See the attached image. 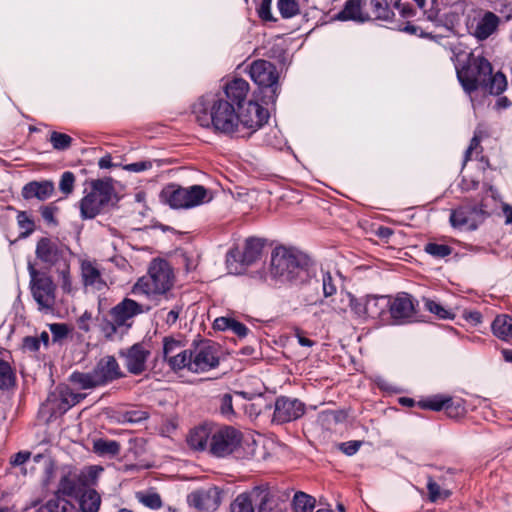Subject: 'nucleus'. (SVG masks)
<instances>
[{"mask_svg":"<svg viewBox=\"0 0 512 512\" xmlns=\"http://www.w3.org/2000/svg\"><path fill=\"white\" fill-rule=\"evenodd\" d=\"M232 402V395L228 393L224 394L220 399V412L228 419H230L235 414Z\"/></svg>","mask_w":512,"mask_h":512,"instance_id":"5fc2aeb1","label":"nucleus"},{"mask_svg":"<svg viewBox=\"0 0 512 512\" xmlns=\"http://www.w3.org/2000/svg\"><path fill=\"white\" fill-rule=\"evenodd\" d=\"M242 439V433L232 426H214L210 455L224 458L241 446Z\"/></svg>","mask_w":512,"mask_h":512,"instance_id":"2eb2a0df","label":"nucleus"},{"mask_svg":"<svg viewBox=\"0 0 512 512\" xmlns=\"http://www.w3.org/2000/svg\"><path fill=\"white\" fill-rule=\"evenodd\" d=\"M187 501L200 512L215 511L221 504V491L215 486L198 489L187 496Z\"/></svg>","mask_w":512,"mask_h":512,"instance_id":"4be33fe9","label":"nucleus"},{"mask_svg":"<svg viewBox=\"0 0 512 512\" xmlns=\"http://www.w3.org/2000/svg\"><path fill=\"white\" fill-rule=\"evenodd\" d=\"M59 482L55 491V497L78 498L85 488L96 479L97 469L95 466L84 470H78L72 466H63L59 469Z\"/></svg>","mask_w":512,"mask_h":512,"instance_id":"6e6552de","label":"nucleus"},{"mask_svg":"<svg viewBox=\"0 0 512 512\" xmlns=\"http://www.w3.org/2000/svg\"><path fill=\"white\" fill-rule=\"evenodd\" d=\"M17 224L21 230L19 238H27L35 231V222L26 211H19Z\"/></svg>","mask_w":512,"mask_h":512,"instance_id":"79ce46f5","label":"nucleus"},{"mask_svg":"<svg viewBox=\"0 0 512 512\" xmlns=\"http://www.w3.org/2000/svg\"><path fill=\"white\" fill-rule=\"evenodd\" d=\"M78 498L82 512H98L101 498L94 489L85 488Z\"/></svg>","mask_w":512,"mask_h":512,"instance_id":"f704fd0d","label":"nucleus"},{"mask_svg":"<svg viewBox=\"0 0 512 512\" xmlns=\"http://www.w3.org/2000/svg\"><path fill=\"white\" fill-rule=\"evenodd\" d=\"M136 499L145 507L158 510L162 507L163 502L159 493L155 491H140L136 493Z\"/></svg>","mask_w":512,"mask_h":512,"instance_id":"ea45409f","label":"nucleus"},{"mask_svg":"<svg viewBox=\"0 0 512 512\" xmlns=\"http://www.w3.org/2000/svg\"><path fill=\"white\" fill-rule=\"evenodd\" d=\"M389 306V296H367L366 297V311L368 317L379 318L381 317Z\"/></svg>","mask_w":512,"mask_h":512,"instance_id":"72a5a7b5","label":"nucleus"},{"mask_svg":"<svg viewBox=\"0 0 512 512\" xmlns=\"http://www.w3.org/2000/svg\"><path fill=\"white\" fill-rule=\"evenodd\" d=\"M388 311L394 324L405 325L414 321L416 304L411 295L402 292L389 297Z\"/></svg>","mask_w":512,"mask_h":512,"instance_id":"a211bd4d","label":"nucleus"},{"mask_svg":"<svg viewBox=\"0 0 512 512\" xmlns=\"http://www.w3.org/2000/svg\"><path fill=\"white\" fill-rule=\"evenodd\" d=\"M23 348L30 352H36L40 348V339L38 337L27 336L23 339Z\"/></svg>","mask_w":512,"mask_h":512,"instance_id":"0e129e2a","label":"nucleus"},{"mask_svg":"<svg viewBox=\"0 0 512 512\" xmlns=\"http://www.w3.org/2000/svg\"><path fill=\"white\" fill-rule=\"evenodd\" d=\"M151 355L149 345L145 342H138L125 350L120 351L124 364L129 373L140 375L146 370V363Z\"/></svg>","mask_w":512,"mask_h":512,"instance_id":"6ab92c4d","label":"nucleus"},{"mask_svg":"<svg viewBox=\"0 0 512 512\" xmlns=\"http://www.w3.org/2000/svg\"><path fill=\"white\" fill-rule=\"evenodd\" d=\"M493 334L501 340L512 338V317L507 314H500L495 317L491 324Z\"/></svg>","mask_w":512,"mask_h":512,"instance_id":"2f4dec72","label":"nucleus"},{"mask_svg":"<svg viewBox=\"0 0 512 512\" xmlns=\"http://www.w3.org/2000/svg\"><path fill=\"white\" fill-rule=\"evenodd\" d=\"M248 72L258 86L261 102L267 106L274 105L280 93L277 67L267 60L258 59L250 64Z\"/></svg>","mask_w":512,"mask_h":512,"instance_id":"0eeeda50","label":"nucleus"},{"mask_svg":"<svg viewBox=\"0 0 512 512\" xmlns=\"http://www.w3.org/2000/svg\"><path fill=\"white\" fill-rule=\"evenodd\" d=\"M427 490L429 493V499L432 502H436L439 498H448L451 495L449 490H442L440 485L435 482L432 477L428 478Z\"/></svg>","mask_w":512,"mask_h":512,"instance_id":"8fccbe9b","label":"nucleus"},{"mask_svg":"<svg viewBox=\"0 0 512 512\" xmlns=\"http://www.w3.org/2000/svg\"><path fill=\"white\" fill-rule=\"evenodd\" d=\"M74 182H75L74 174L70 171L64 172L62 174L60 182H59L60 191L65 195L71 194L73 191V188H74Z\"/></svg>","mask_w":512,"mask_h":512,"instance_id":"603ef678","label":"nucleus"},{"mask_svg":"<svg viewBox=\"0 0 512 512\" xmlns=\"http://www.w3.org/2000/svg\"><path fill=\"white\" fill-rule=\"evenodd\" d=\"M161 197L173 209H190L207 202L208 190L202 185L182 187L168 184L161 192Z\"/></svg>","mask_w":512,"mask_h":512,"instance_id":"1a4fd4ad","label":"nucleus"},{"mask_svg":"<svg viewBox=\"0 0 512 512\" xmlns=\"http://www.w3.org/2000/svg\"><path fill=\"white\" fill-rule=\"evenodd\" d=\"M92 371L99 386H103L123 376L117 360L114 356L110 355L101 358Z\"/></svg>","mask_w":512,"mask_h":512,"instance_id":"b1692460","label":"nucleus"},{"mask_svg":"<svg viewBox=\"0 0 512 512\" xmlns=\"http://www.w3.org/2000/svg\"><path fill=\"white\" fill-rule=\"evenodd\" d=\"M113 186L105 180L97 179L90 183V190L85 189V195L80 200V214L83 219H93L111 201Z\"/></svg>","mask_w":512,"mask_h":512,"instance_id":"9d476101","label":"nucleus"},{"mask_svg":"<svg viewBox=\"0 0 512 512\" xmlns=\"http://www.w3.org/2000/svg\"><path fill=\"white\" fill-rule=\"evenodd\" d=\"M272 0H261V3L257 9V13L260 19L263 21H275V18L271 12Z\"/></svg>","mask_w":512,"mask_h":512,"instance_id":"4d7b16f0","label":"nucleus"},{"mask_svg":"<svg viewBox=\"0 0 512 512\" xmlns=\"http://www.w3.org/2000/svg\"><path fill=\"white\" fill-rule=\"evenodd\" d=\"M150 309L149 305L125 297L98 320L99 330L108 340L122 338L133 327L135 318Z\"/></svg>","mask_w":512,"mask_h":512,"instance_id":"20e7f679","label":"nucleus"},{"mask_svg":"<svg viewBox=\"0 0 512 512\" xmlns=\"http://www.w3.org/2000/svg\"><path fill=\"white\" fill-rule=\"evenodd\" d=\"M424 307L426 310L436 315L440 319H453L455 316L451 310L445 308L439 302L431 299H426L424 301Z\"/></svg>","mask_w":512,"mask_h":512,"instance_id":"37998d69","label":"nucleus"},{"mask_svg":"<svg viewBox=\"0 0 512 512\" xmlns=\"http://www.w3.org/2000/svg\"><path fill=\"white\" fill-rule=\"evenodd\" d=\"M174 285V272L170 264L163 259H154L148 269V275L137 280L132 287L134 294L155 296L166 294Z\"/></svg>","mask_w":512,"mask_h":512,"instance_id":"423d86ee","label":"nucleus"},{"mask_svg":"<svg viewBox=\"0 0 512 512\" xmlns=\"http://www.w3.org/2000/svg\"><path fill=\"white\" fill-rule=\"evenodd\" d=\"M237 109V117H239L237 121V138L250 137L267 123L270 116L267 109L252 100Z\"/></svg>","mask_w":512,"mask_h":512,"instance_id":"ddd939ff","label":"nucleus"},{"mask_svg":"<svg viewBox=\"0 0 512 512\" xmlns=\"http://www.w3.org/2000/svg\"><path fill=\"white\" fill-rule=\"evenodd\" d=\"M214 426L205 424L192 429L187 436V444L194 451H207L210 454Z\"/></svg>","mask_w":512,"mask_h":512,"instance_id":"a878e982","label":"nucleus"},{"mask_svg":"<svg viewBox=\"0 0 512 512\" xmlns=\"http://www.w3.org/2000/svg\"><path fill=\"white\" fill-rule=\"evenodd\" d=\"M220 347L211 340H204L189 349L185 369L192 373H205L220 364Z\"/></svg>","mask_w":512,"mask_h":512,"instance_id":"f8f14e48","label":"nucleus"},{"mask_svg":"<svg viewBox=\"0 0 512 512\" xmlns=\"http://www.w3.org/2000/svg\"><path fill=\"white\" fill-rule=\"evenodd\" d=\"M85 396V394L74 392L67 385H59L48 395L44 406L49 410L51 417H56L63 415L70 408L80 403Z\"/></svg>","mask_w":512,"mask_h":512,"instance_id":"dca6fc26","label":"nucleus"},{"mask_svg":"<svg viewBox=\"0 0 512 512\" xmlns=\"http://www.w3.org/2000/svg\"><path fill=\"white\" fill-rule=\"evenodd\" d=\"M263 248V239L256 237L247 238L242 252L238 248L229 250L226 259L227 264L230 266L232 262H239L244 266H249L261 257Z\"/></svg>","mask_w":512,"mask_h":512,"instance_id":"412c9836","label":"nucleus"},{"mask_svg":"<svg viewBox=\"0 0 512 512\" xmlns=\"http://www.w3.org/2000/svg\"><path fill=\"white\" fill-rule=\"evenodd\" d=\"M93 451L99 456L114 457L120 452V444L116 440L97 439L93 442Z\"/></svg>","mask_w":512,"mask_h":512,"instance_id":"e433bc0d","label":"nucleus"},{"mask_svg":"<svg viewBox=\"0 0 512 512\" xmlns=\"http://www.w3.org/2000/svg\"><path fill=\"white\" fill-rule=\"evenodd\" d=\"M499 25V17L493 12H486L477 23L475 36L480 40H485L491 36Z\"/></svg>","mask_w":512,"mask_h":512,"instance_id":"c756f323","label":"nucleus"},{"mask_svg":"<svg viewBox=\"0 0 512 512\" xmlns=\"http://www.w3.org/2000/svg\"><path fill=\"white\" fill-rule=\"evenodd\" d=\"M396 0H370L371 11L374 17L378 20L391 22L394 17V12L391 5L394 6Z\"/></svg>","mask_w":512,"mask_h":512,"instance_id":"473e14b6","label":"nucleus"},{"mask_svg":"<svg viewBox=\"0 0 512 512\" xmlns=\"http://www.w3.org/2000/svg\"><path fill=\"white\" fill-rule=\"evenodd\" d=\"M456 74L471 101L472 93L479 88L495 96L502 94L507 88L506 76L500 71L493 74L491 63L481 56L470 54L461 66H456Z\"/></svg>","mask_w":512,"mask_h":512,"instance_id":"f03ea898","label":"nucleus"},{"mask_svg":"<svg viewBox=\"0 0 512 512\" xmlns=\"http://www.w3.org/2000/svg\"><path fill=\"white\" fill-rule=\"evenodd\" d=\"M229 330L235 333L240 338L245 337L248 334L249 329L241 322L232 319Z\"/></svg>","mask_w":512,"mask_h":512,"instance_id":"e2e57ef3","label":"nucleus"},{"mask_svg":"<svg viewBox=\"0 0 512 512\" xmlns=\"http://www.w3.org/2000/svg\"><path fill=\"white\" fill-rule=\"evenodd\" d=\"M424 251L434 258H445L452 253V248L446 244H438L434 242L427 243Z\"/></svg>","mask_w":512,"mask_h":512,"instance_id":"de8ad7c7","label":"nucleus"},{"mask_svg":"<svg viewBox=\"0 0 512 512\" xmlns=\"http://www.w3.org/2000/svg\"><path fill=\"white\" fill-rule=\"evenodd\" d=\"M255 500L252 497V490L249 493L238 495L231 503V512H255Z\"/></svg>","mask_w":512,"mask_h":512,"instance_id":"4c0bfd02","label":"nucleus"},{"mask_svg":"<svg viewBox=\"0 0 512 512\" xmlns=\"http://www.w3.org/2000/svg\"><path fill=\"white\" fill-rule=\"evenodd\" d=\"M315 499L304 493L297 492L292 501L293 512H333L328 508H319L315 510Z\"/></svg>","mask_w":512,"mask_h":512,"instance_id":"7c9ffc66","label":"nucleus"},{"mask_svg":"<svg viewBox=\"0 0 512 512\" xmlns=\"http://www.w3.org/2000/svg\"><path fill=\"white\" fill-rule=\"evenodd\" d=\"M50 332L54 340H60L68 335V327L63 323H54L50 325Z\"/></svg>","mask_w":512,"mask_h":512,"instance_id":"052dcab7","label":"nucleus"},{"mask_svg":"<svg viewBox=\"0 0 512 512\" xmlns=\"http://www.w3.org/2000/svg\"><path fill=\"white\" fill-rule=\"evenodd\" d=\"M322 289L325 297H330L337 292L335 280L330 272H323L322 274Z\"/></svg>","mask_w":512,"mask_h":512,"instance_id":"864d4df0","label":"nucleus"},{"mask_svg":"<svg viewBox=\"0 0 512 512\" xmlns=\"http://www.w3.org/2000/svg\"><path fill=\"white\" fill-rule=\"evenodd\" d=\"M92 319V314L88 311H85L78 319L77 325L78 328L84 332L90 331V325L89 322Z\"/></svg>","mask_w":512,"mask_h":512,"instance_id":"69168bd1","label":"nucleus"},{"mask_svg":"<svg viewBox=\"0 0 512 512\" xmlns=\"http://www.w3.org/2000/svg\"><path fill=\"white\" fill-rule=\"evenodd\" d=\"M305 413V404L298 399L278 397L274 405L273 422L283 424L299 419Z\"/></svg>","mask_w":512,"mask_h":512,"instance_id":"aec40b11","label":"nucleus"},{"mask_svg":"<svg viewBox=\"0 0 512 512\" xmlns=\"http://www.w3.org/2000/svg\"><path fill=\"white\" fill-rule=\"evenodd\" d=\"M183 347V342L172 336L163 338V358L173 371L185 369L189 349L185 350Z\"/></svg>","mask_w":512,"mask_h":512,"instance_id":"5701e85b","label":"nucleus"},{"mask_svg":"<svg viewBox=\"0 0 512 512\" xmlns=\"http://www.w3.org/2000/svg\"><path fill=\"white\" fill-rule=\"evenodd\" d=\"M37 512H79L78 508L70 501L62 497H54Z\"/></svg>","mask_w":512,"mask_h":512,"instance_id":"c9c22d12","label":"nucleus"},{"mask_svg":"<svg viewBox=\"0 0 512 512\" xmlns=\"http://www.w3.org/2000/svg\"><path fill=\"white\" fill-rule=\"evenodd\" d=\"M81 277L84 286L92 290L102 291L107 287V283L95 262L89 260L82 261Z\"/></svg>","mask_w":512,"mask_h":512,"instance_id":"bb28decb","label":"nucleus"},{"mask_svg":"<svg viewBox=\"0 0 512 512\" xmlns=\"http://www.w3.org/2000/svg\"><path fill=\"white\" fill-rule=\"evenodd\" d=\"M14 384V374L11 366L0 359V389H8Z\"/></svg>","mask_w":512,"mask_h":512,"instance_id":"09e8293b","label":"nucleus"},{"mask_svg":"<svg viewBox=\"0 0 512 512\" xmlns=\"http://www.w3.org/2000/svg\"><path fill=\"white\" fill-rule=\"evenodd\" d=\"M183 307H184V304L181 301H178L167 312H166L165 308L161 309L159 311L160 317L163 319L165 324H167L168 326H172L179 319V316H180L181 312L183 311Z\"/></svg>","mask_w":512,"mask_h":512,"instance_id":"a18cd8bd","label":"nucleus"},{"mask_svg":"<svg viewBox=\"0 0 512 512\" xmlns=\"http://www.w3.org/2000/svg\"><path fill=\"white\" fill-rule=\"evenodd\" d=\"M54 192L52 181H31L22 188V197L25 200L36 198L40 201L48 199Z\"/></svg>","mask_w":512,"mask_h":512,"instance_id":"cd10ccee","label":"nucleus"},{"mask_svg":"<svg viewBox=\"0 0 512 512\" xmlns=\"http://www.w3.org/2000/svg\"><path fill=\"white\" fill-rule=\"evenodd\" d=\"M270 275L279 283H306L310 279L308 259L296 250L276 247L271 254Z\"/></svg>","mask_w":512,"mask_h":512,"instance_id":"39448f33","label":"nucleus"},{"mask_svg":"<svg viewBox=\"0 0 512 512\" xmlns=\"http://www.w3.org/2000/svg\"><path fill=\"white\" fill-rule=\"evenodd\" d=\"M58 211V208L53 205H46L42 206L40 208V213L43 218V220L48 224L52 226H56L58 224L55 214Z\"/></svg>","mask_w":512,"mask_h":512,"instance_id":"6e6d98bb","label":"nucleus"},{"mask_svg":"<svg viewBox=\"0 0 512 512\" xmlns=\"http://www.w3.org/2000/svg\"><path fill=\"white\" fill-rule=\"evenodd\" d=\"M336 18L341 21L365 22L369 19V16L362 11V0H347Z\"/></svg>","mask_w":512,"mask_h":512,"instance_id":"c85d7f7f","label":"nucleus"},{"mask_svg":"<svg viewBox=\"0 0 512 512\" xmlns=\"http://www.w3.org/2000/svg\"><path fill=\"white\" fill-rule=\"evenodd\" d=\"M486 196H491L495 200L496 191L492 186H489L486 191ZM487 197L483 198L479 205L467 204L462 205L454 210L450 214V223L454 228L459 230H475L488 216Z\"/></svg>","mask_w":512,"mask_h":512,"instance_id":"9b49d317","label":"nucleus"},{"mask_svg":"<svg viewBox=\"0 0 512 512\" xmlns=\"http://www.w3.org/2000/svg\"><path fill=\"white\" fill-rule=\"evenodd\" d=\"M394 8H396L399 11L401 17L404 19L410 18L414 15V10L410 6V4L402 2V0H396L394 2Z\"/></svg>","mask_w":512,"mask_h":512,"instance_id":"680f3d73","label":"nucleus"},{"mask_svg":"<svg viewBox=\"0 0 512 512\" xmlns=\"http://www.w3.org/2000/svg\"><path fill=\"white\" fill-rule=\"evenodd\" d=\"M419 404L422 408L430 409L433 411H440L442 409L448 410L451 407L452 398L436 395L426 400L420 401Z\"/></svg>","mask_w":512,"mask_h":512,"instance_id":"a19ab883","label":"nucleus"},{"mask_svg":"<svg viewBox=\"0 0 512 512\" xmlns=\"http://www.w3.org/2000/svg\"><path fill=\"white\" fill-rule=\"evenodd\" d=\"M69 380L81 389H92L99 386L93 371L87 373L75 371L70 375Z\"/></svg>","mask_w":512,"mask_h":512,"instance_id":"58836bf2","label":"nucleus"},{"mask_svg":"<svg viewBox=\"0 0 512 512\" xmlns=\"http://www.w3.org/2000/svg\"><path fill=\"white\" fill-rule=\"evenodd\" d=\"M30 289L40 309H51L55 304L56 286L50 276L28 264Z\"/></svg>","mask_w":512,"mask_h":512,"instance_id":"4468645a","label":"nucleus"},{"mask_svg":"<svg viewBox=\"0 0 512 512\" xmlns=\"http://www.w3.org/2000/svg\"><path fill=\"white\" fill-rule=\"evenodd\" d=\"M50 142L52 147L58 151H65L70 148L72 144V137L68 134L52 131L50 134Z\"/></svg>","mask_w":512,"mask_h":512,"instance_id":"c03bdc74","label":"nucleus"},{"mask_svg":"<svg viewBox=\"0 0 512 512\" xmlns=\"http://www.w3.org/2000/svg\"><path fill=\"white\" fill-rule=\"evenodd\" d=\"M252 497L257 506V512H285L288 495L265 486L252 489Z\"/></svg>","mask_w":512,"mask_h":512,"instance_id":"f3484780","label":"nucleus"},{"mask_svg":"<svg viewBox=\"0 0 512 512\" xmlns=\"http://www.w3.org/2000/svg\"><path fill=\"white\" fill-rule=\"evenodd\" d=\"M152 167H153L152 161L142 160V161H137L134 163L126 164L123 168H124V170L129 171V172L139 173V172L151 169Z\"/></svg>","mask_w":512,"mask_h":512,"instance_id":"bf43d9fd","label":"nucleus"},{"mask_svg":"<svg viewBox=\"0 0 512 512\" xmlns=\"http://www.w3.org/2000/svg\"><path fill=\"white\" fill-rule=\"evenodd\" d=\"M350 308L358 317H368V311H366V297L356 298L354 295L349 294Z\"/></svg>","mask_w":512,"mask_h":512,"instance_id":"3c124183","label":"nucleus"},{"mask_svg":"<svg viewBox=\"0 0 512 512\" xmlns=\"http://www.w3.org/2000/svg\"><path fill=\"white\" fill-rule=\"evenodd\" d=\"M480 146V137L478 136L477 132L474 133L473 138L470 141L469 147L467 148L464 156V161L467 162L471 158V153L473 150L478 148Z\"/></svg>","mask_w":512,"mask_h":512,"instance_id":"774afa93","label":"nucleus"},{"mask_svg":"<svg viewBox=\"0 0 512 512\" xmlns=\"http://www.w3.org/2000/svg\"><path fill=\"white\" fill-rule=\"evenodd\" d=\"M277 7L285 19L292 18L299 13V5L296 0H278Z\"/></svg>","mask_w":512,"mask_h":512,"instance_id":"49530a36","label":"nucleus"},{"mask_svg":"<svg viewBox=\"0 0 512 512\" xmlns=\"http://www.w3.org/2000/svg\"><path fill=\"white\" fill-rule=\"evenodd\" d=\"M36 259L43 266L58 275V281L64 293L73 291L70 265L73 253L71 249L54 237H41L35 247Z\"/></svg>","mask_w":512,"mask_h":512,"instance_id":"7ed1b4c3","label":"nucleus"},{"mask_svg":"<svg viewBox=\"0 0 512 512\" xmlns=\"http://www.w3.org/2000/svg\"><path fill=\"white\" fill-rule=\"evenodd\" d=\"M128 422L136 423L148 418V413L144 411H130L125 415Z\"/></svg>","mask_w":512,"mask_h":512,"instance_id":"338daca9","label":"nucleus"},{"mask_svg":"<svg viewBox=\"0 0 512 512\" xmlns=\"http://www.w3.org/2000/svg\"><path fill=\"white\" fill-rule=\"evenodd\" d=\"M250 91L249 83L242 78H234L228 81L223 87V93H219L228 99L234 107L241 108Z\"/></svg>","mask_w":512,"mask_h":512,"instance_id":"393cba45","label":"nucleus"},{"mask_svg":"<svg viewBox=\"0 0 512 512\" xmlns=\"http://www.w3.org/2000/svg\"><path fill=\"white\" fill-rule=\"evenodd\" d=\"M236 107L220 94L202 95L193 104L192 112L197 123L203 128H212L214 132L237 137Z\"/></svg>","mask_w":512,"mask_h":512,"instance_id":"f257e3e1","label":"nucleus"},{"mask_svg":"<svg viewBox=\"0 0 512 512\" xmlns=\"http://www.w3.org/2000/svg\"><path fill=\"white\" fill-rule=\"evenodd\" d=\"M362 446V442L358 440H351L347 442H342L338 445V448L341 452H343L347 456H352L356 454L360 447Z\"/></svg>","mask_w":512,"mask_h":512,"instance_id":"13d9d810","label":"nucleus"}]
</instances>
